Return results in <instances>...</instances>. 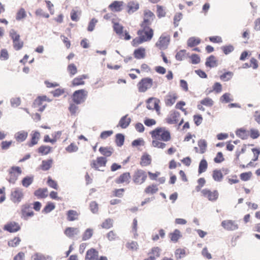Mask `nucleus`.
I'll return each mask as SVG.
<instances>
[{
  "label": "nucleus",
  "instance_id": "f257e3e1",
  "mask_svg": "<svg viewBox=\"0 0 260 260\" xmlns=\"http://www.w3.org/2000/svg\"><path fill=\"white\" fill-rule=\"evenodd\" d=\"M150 134L152 138V146L159 149H165L166 143L172 139L170 131L165 127H156L151 131Z\"/></svg>",
  "mask_w": 260,
  "mask_h": 260
},
{
  "label": "nucleus",
  "instance_id": "f03ea898",
  "mask_svg": "<svg viewBox=\"0 0 260 260\" xmlns=\"http://www.w3.org/2000/svg\"><path fill=\"white\" fill-rule=\"evenodd\" d=\"M8 175L7 178V181L11 184H15L18 176L22 174V170L18 166H13L8 171Z\"/></svg>",
  "mask_w": 260,
  "mask_h": 260
},
{
  "label": "nucleus",
  "instance_id": "7ed1b4c3",
  "mask_svg": "<svg viewBox=\"0 0 260 260\" xmlns=\"http://www.w3.org/2000/svg\"><path fill=\"white\" fill-rule=\"evenodd\" d=\"M147 178V172L142 169H137L134 173L132 179L134 183L141 185L144 183Z\"/></svg>",
  "mask_w": 260,
  "mask_h": 260
},
{
  "label": "nucleus",
  "instance_id": "20e7f679",
  "mask_svg": "<svg viewBox=\"0 0 260 260\" xmlns=\"http://www.w3.org/2000/svg\"><path fill=\"white\" fill-rule=\"evenodd\" d=\"M141 28L137 31L139 36H142L146 42L150 41L154 35L153 29L149 26L140 25Z\"/></svg>",
  "mask_w": 260,
  "mask_h": 260
},
{
  "label": "nucleus",
  "instance_id": "39448f33",
  "mask_svg": "<svg viewBox=\"0 0 260 260\" xmlns=\"http://www.w3.org/2000/svg\"><path fill=\"white\" fill-rule=\"evenodd\" d=\"M87 95V91L84 89H81L74 91L72 96V99L73 102L80 104L84 102Z\"/></svg>",
  "mask_w": 260,
  "mask_h": 260
},
{
  "label": "nucleus",
  "instance_id": "423d86ee",
  "mask_svg": "<svg viewBox=\"0 0 260 260\" xmlns=\"http://www.w3.org/2000/svg\"><path fill=\"white\" fill-rule=\"evenodd\" d=\"M24 193L23 189L20 187H15L13 189L10 194V200L14 203H19L23 200Z\"/></svg>",
  "mask_w": 260,
  "mask_h": 260
},
{
  "label": "nucleus",
  "instance_id": "0eeeda50",
  "mask_svg": "<svg viewBox=\"0 0 260 260\" xmlns=\"http://www.w3.org/2000/svg\"><path fill=\"white\" fill-rule=\"evenodd\" d=\"M153 85L152 79L146 77L142 78L137 84L138 91L140 92H144L151 88Z\"/></svg>",
  "mask_w": 260,
  "mask_h": 260
},
{
  "label": "nucleus",
  "instance_id": "6e6552de",
  "mask_svg": "<svg viewBox=\"0 0 260 260\" xmlns=\"http://www.w3.org/2000/svg\"><path fill=\"white\" fill-rule=\"evenodd\" d=\"M201 196L211 202H215L219 197V192L217 190H210L204 188L201 191Z\"/></svg>",
  "mask_w": 260,
  "mask_h": 260
},
{
  "label": "nucleus",
  "instance_id": "1a4fd4ad",
  "mask_svg": "<svg viewBox=\"0 0 260 260\" xmlns=\"http://www.w3.org/2000/svg\"><path fill=\"white\" fill-rule=\"evenodd\" d=\"M10 36L13 41V45L16 50H19L22 48L24 43L20 40V36L14 29L10 31Z\"/></svg>",
  "mask_w": 260,
  "mask_h": 260
},
{
  "label": "nucleus",
  "instance_id": "9d476101",
  "mask_svg": "<svg viewBox=\"0 0 260 260\" xmlns=\"http://www.w3.org/2000/svg\"><path fill=\"white\" fill-rule=\"evenodd\" d=\"M155 19L154 14L149 10H145L143 12V21L140 25L150 26Z\"/></svg>",
  "mask_w": 260,
  "mask_h": 260
},
{
  "label": "nucleus",
  "instance_id": "9b49d317",
  "mask_svg": "<svg viewBox=\"0 0 260 260\" xmlns=\"http://www.w3.org/2000/svg\"><path fill=\"white\" fill-rule=\"evenodd\" d=\"M180 114L176 111H172L166 118V122L169 124H176L179 122V125H181L183 122V119L179 121Z\"/></svg>",
  "mask_w": 260,
  "mask_h": 260
},
{
  "label": "nucleus",
  "instance_id": "f8f14e48",
  "mask_svg": "<svg viewBox=\"0 0 260 260\" xmlns=\"http://www.w3.org/2000/svg\"><path fill=\"white\" fill-rule=\"evenodd\" d=\"M113 29L115 32L121 39H124L125 40H129L131 37L126 31H123V27L118 23H114Z\"/></svg>",
  "mask_w": 260,
  "mask_h": 260
},
{
  "label": "nucleus",
  "instance_id": "ddd939ff",
  "mask_svg": "<svg viewBox=\"0 0 260 260\" xmlns=\"http://www.w3.org/2000/svg\"><path fill=\"white\" fill-rule=\"evenodd\" d=\"M107 162V159L105 157L99 156L96 159L92 160L90 163L92 168L96 170H100L101 168L105 167Z\"/></svg>",
  "mask_w": 260,
  "mask_h": 260
},
{
  "label": "nucleus",
  "instance_id": "4468645a",
  "mask_svg": "<svg viewBox=\"0 0 260 260\" xmlns=\"http://www.w3.org/2000/svg\"><path fill=\"white\" fill-rule=\"evenodd\" d=\"M170 41V36L164 34L160 36L155 46L160 50H164L168 48Z\"/></svg>",
  "mask_w": 260,
  "mask_h": 260
},
{
  "label": "nucleus",
  "instance_id": "2eb2a0df",
  "mask_svg": "<svg viewBox=\"0 0 260 260\" xmlns=\"http://www.w3.org/2000/svg\"><path fill=\"white\" fill-rule=\"evenodd\" d=\"M147 108L149 110H155L158 114L160 113L159 100L155 98H150L146 102Z\"/></svg>",
  "mask_w": 260,
  "mask_h": 260
},
{
  "label": "nucleus",
  "instance_id": "dca6fc26",
  "mask_svg": "<svg viewBox=\"0 0 260 260\" xmlns=\"http://www.w3.org/2000/svg\"><path fill=\"white\" fill-rule=\"evenodd\" d=\"M178 99V94L174 91L169 92L165 98V103L168 107L173 105Z\"/></svg>",
  "mask_w": 260,
  "mask_h": 260
},
{
  "label": "nucleus",
  "instance_id": "f3484780",
  "mask_svg": "<svg viewBox=\"0 0 260 260\" xmlns=\"http://www.w3.org/2000/svg\"><path fill=\"white\" fill-rule=\"evenodd\" d=\"M21 226L18 222L14 221L8 222L3 227L4 231L10 233H16L19 231Z\"/></svg>",
  "mask_w": 260,
  "mask_h": 260
},
{
  "label": "nucleus",
  "instance_id": "a211bd4d",
  "mask_svg": "<svg viewBox=\"0 0 260 260\" xmlns=\"http://www.w3.org/2000/svg\"><path fill=\"white\" fill-rule=\"evenodd\" d=\"M221 225L224 229L227 231H235L239 228L237 222L233 220H224L221 222Z\"/></svg>",
  "mask_w": 260,
  "mask_h": 260
},
{
  "label": "nucleus",
  "instance_id": "6ab92c4d",
  "mask_svg": "<svg viewBox=\"0 0 260 260\" xmlns=\"http://www.w3.org/2000/svg\"><path fill=\"white\" fill-rule=\"evenodd\" d=\"M46 101H49L46 96H38L34 102V106L39 108V111L42 112L46 106L44 103Z\"/></svg>",
  "mask_w": 260,
  "mask_h": 260
},
{
  "label": "nucleus",
  "instance_id": "aec40b11",
  "mask_svg": "<svg viewBox=\"0 0 260 260\" xmlns=\"http://www.w3.org/2000/svg\"><path fill=\"white\" fill-rule=\"evenodd\" d=\"M22 217L26 219L29 217L34 216V213L31 209L30 205L26 204L21 207Z\"/></svg>",
  "mask_w": 260,
  "mask_h": 260
},
{
  "label": "nucleus",
  "instance_id": "412c9836",
  "mask_svg": "<svg viewBox=\"0 0 260 260\" xmlns=\"http://www.w3.org/2000/svg\"><path fill=\"white\" fill-rule=\"evenodd\" d=\"M88 75L83 74L74 78L71 82V86L76 87L85 84L84 80L88 79Z\"/></svg>",
  "mask_w": 260,
  "mask_h": 260
},
{
  "label": "nucleus",
  "instance_id": "4be33fe9",
  "mask_svg": "<svg viewBox=\"0 0 260 260\" xmlns=\"http://www.w3.org/2000/svg\"><path fill=\"white\" fill-rule=\"evenodd\" d=\"M131 178L130 173L129 172H125L116 178L115 182L117 184H128L129 183Z\"/></svg>",
  "mask_w": 260,
  "mask_h": 260
},
{
  "label": "nucleus",
  "instance_id": "5701e85b",
  "mask_svg": "<svg viewBox=\"0 0 260 260\" xmlns=\"http://www.w3.org/2000/svg\"><path fill=\"white\" fill-rule=\"evenodd\" d=\"M98 251L94 248H91L86 251L85 260H98Z\"/></svg>",
  "mask_w": 260,
  "mask_h": 260
},
{
  "label": "nucleus",
  "instance_id": "b1692460",
  "mask_svg": "<svg viewBox=\"0 0 260 260\" xmlns=\"http://www.w3.org/2000/svg\"><path fill=\"white\" fill-rule=\"evenodd\" d=\"M123 4L122 1H115L109 6V8L113 12H120L122 10Z\"/></svg>",
  "mask_w": 260,
  "mask_h": 260
},
{
  "label": "nucleus",
  "instance_id": "393cba45",
  "mask_svg": "<svg viewBox=\"0 0 260 260\" xmlns=\"http://www.w3.org/2000/svg\"><path fill=\"white\" fill-rule=\"evenodd\" d=\"M151 156L148 153H145L141 157L140 165L143 167H147L151 165Z\"/></svg>",
  "mask_w": 260,
  "mask_h": 260
},
{
  "label": "nucleus",
  "instance_id": "a878e982",
  "mask_svg": "<svg viewBox=\"0 0 260 260\" xmlns=\"http://www.w3.org/2000/svg\"><path fill=\"white\" fill-rule=\"evenodd\" d=\"M131 122V118L128 117V114H126L121 118L117 126H120L122 128H125L129 125Z\"/></svg>",
  "mask_w": 260,
  "mask_h": 260
},
{
  "label": "nucleus",
  "instance_id": "bb28decb",
  "mask_svg": "<svg viewBox=\"0 0 260 260\" xmlns=\"http://www.w3.org/2000/svg\"><path fill=\"white\" fill-rule=\"evenodd\" d=\"M80 213L74 210H70L67 212V219L69 221H73L78 219Z\"/></svg>",
  "mask_w": 260,
  "mask_h": 260
},
{
  "label": "nucleus",
  "instance_id": "cd10ccee",
  "mask_svg": "<svg viewBox=\"0 0 260 260\" xmlns=\"http://www.w3.org/2000/svg\"><path fill=\"white\" fill-rule=\"evenodd\" d=\"M78 233V229L73 227L67 228L64 231V234L70 238H73L75 235H77Z\"/></svg>",
  "mask_w": 260,
  "mask_h": 260
},
{
  "label": "nucleus",
  "instance_id": "c85d7f7f",
  "mask_svg": "<svg viewBox=\"0 0 260 260\" xmlns=\"http://www.w3.org/2000/svg\"><path fill=\"white\" fill-rule=\"evenodd\" d=\"M133 54L136 59H140L144 58L146 56L145 49L143 47L139 48L134 51Z\"/></svg>",
  "mask_w": 260,
  "mask_h": 260
},
{
  "label": "nucleus",
  "instance_id": "c756f323",
  "mask_svg": "<svg viewBox=\"0 0 260 260\" xmlns=\"http://www.w3.org/2000/svg\"><path fill=\"white\" fill-rule=\"evenodd\" d=\"M205 64L207 67L214 68L217 66V60L213 55H211L206 59Z\"/></svg>",
  "mask_w": 260,
  "mask_h": 260
},
{
  "label": "nucleus",
  "instance_id": "7c9ffc66",
  "mask_svg": "<svg viewBox=\"0 0 260 260\" xmlns=\"http://www.w3.org/2000/svg\"><path fill=\"white\" fill-rule=\"evenodd\" d=\"M48 189L46 188H39L38 189L36 190L34 194L35 196L37 197L38 198L40 199H44L47 197L48 194Z\"/></svg>",
  "mask_w": 260,
  "mask_h": 260
},
{
  "label": "nucleus",
  "instance_id": "2f4dec72",
  "mask_svg": "<svg viewBox=\"0 0 260 260\" xmlns=\"http://www.w3.org/2000/svg\"><path fill=\"white\" fill-rule=\"evenodd\" d=\"M79 104H77L74 102L70 103L68 109L72 116H75L78 113L79 107L78 105Z\"/></svg>",
  "mask_w": 260,
  "mask_h": 260
},
{
  "label": "nucleus",
  "instance_id": "473e14b6",
  "mask_svg": "<svg viewBox=\"0 0 260 260\" xmlns=\"http://www.w3.org/2000/svg\"><path fill=\"white\" fill-rule=\"evenodd\" d=\"M27 132L24 131H22L18 132L15 135V138L17 141L19 142H21L25 140V139L27 137Z\"/></svg>",
  "mask_w": 260,
  "mask_h": 260
},
{
  "label": "nucleus",
  "instance_id": "72a5a7b5",
  "mask_svg": "<svg viewBox=\"0 0 260 260\" xmlns=\"http://www.w3.org/2000/svg\"><path fill=\"white\" fill-rule=\"evenodd\" d=\"M99 151L106 158V157H109L112 154L113 150V148L110 147H101L99 148Z\"/></svg>",
  "mask_w": 260,
  "mask_h": 260
},
{
  "label": "nucleus",
  "instance_id": "f704fd0d",
  "mask_svg": "<svg viewBox=\"0 0 260 260\" xmlns=\"http://www.w3.org/2000/svg\"><path fill=\"white\" fill-rule=\"evenodd\" d=\"M127 12L128 13H133L139 8V4L137 2L131 1L127 4Z\"/></svg>",
  "mask_w": 260,
  "mask_h": 260
},
{
  "label": "nucleus",
  "instance_id": "c9c22d12",
  "mask_svg": "<svg viewBox=\"0 0 260 260\" xmlns=\"http://www.w3.org/2000/svg\"><path fill=\"white\" fill-rule=\"evenodd\" d=\"M40 134L38 132H35L31 134V138L30 142L28 143L29 147H32L34 145L37 144L40 139Z\"/></svg>",
  "mask_w": 260,
  "mask_h": 260
},
{
  "label": "nucleus",
  "instance_id": "e433bc0d",
  "mask_svg": "<svg viewBox=\"0 0 260 260\" xmlns=\"http://www.w3.org/2000/svg\"><path fill=\"white\" fill-rule=\"evenodd\" d=\"M198 145L201 154H204L207 151V142L205 139H200L198 141Z\"/></svg>",
  "mask_w": 260,
  "mask_h": 260
},
{
  "label": "nucleus",
  "instance_id": "4c0bfd02",
  "mask_svg": "<svg viewBox=\"0 0 260 260\" xmlns=\"http://www.w3.org/2000/svg\"><path fill=\"white\" fill-rule=\"evenodd\" d=\"M201 43V40L199 38L190 37L187 40V44L188 47H193L197 46Z\"/></svg>",
  "mask_w": 260,
  "mask_h": 260
},
{
  "label": "nucleus",
  "instance_id": "58836bf2",
  "mask_svg": "<svg viewBox=\"0 0 260 260\" xmlns=\"http://www.w3.org/2000/svg\"><path fill=\"white\" fill-rule=\"evenodd\" d=\"M236 134L238 137L243 140L247 139L249 136L248 132L244 128L237 129Z\"/></svg>",
  "mask_w": 260,
  "mask_h": 260
},
{
  "label": "nucleus",
  "instance_id": "ea45409f",
  "mask_svg": "<svg viewBox=\"0 0 260 260\" xmlns=\"http://www.w3.org/2000/svg\"><path fill=\"white\" fill-rule=\"evenodd\" d=\"M158 190L157 186L156 184H151L147 186L145 189V192L146 194H154Z\"/></svg>",
  "mask_w": 260,
  "mask_h": 260
},
{
  "label": "nucleus",
  "instance_id": "a19ab883",
  "mask_svg": "<svg viewBox=\"0 0 260 260\" xmlns=\"http://www.w3.org/2000/svg\"><path fill=\"white\" fill-rule=\"evenodd\" d=\"M181 237L180 232L178 230H175L173 233L170 234L171 240L173 242H177Z\"/></svg>",
  "mask_w": 260,
  "mask_h": 260
},
{
  "label": "nucleus",
  "instance_id": "79ce46f5",
  "mask_svg": "<svg viewBox=\"0 0 260 260\" xmlns=\"http://www.w3.org/2000/svg\"><path fill=\"white\" fill-rule=\"evenodd\" d=\"M52 164V159L44 160L40 165V168L43 171H47L51 167Z\"/></svg>",
  "mask_w": 260,
  "mask_h": 260
},
{
  "label": "nucleus",
  "instance_id": "37998d69",
  "mask_svg": "<svg viewBox=\"0 0 260 260\" xmlns=\"http://www.w3.org/2000/svg\"><path fill=\"white\" fill-rule=\"evenodd\" d=\"M34 181V177L27 176L23 178L21 181L23 187H28Z\"/></svg>",
  "mask_w": 260,
  "mask_h": 260
},
{
  "label": "nucleus",
  "instance_id": "c03bdc74",
  "mask_svg": "<svg viewBox=\"0 0 260 260\" xmlns=\"http://www.w3.org/2000/svg\"><path fill=\"white\" fill-rule=\"evenodd\" d=\"M125 247L129 250L136 251L138 248V244L136 241H131L125 244Z\"/></svg>",
  "mask_w": 260,
  "mask_h": 260
},
{
  "label": "nucleus",
  "instance_id": "a18cd8bd",
  "mask_svg": "<svg viewBox=\"0 0 260 260\" xmlns=\"http://www.w3.org/2000/svg\"><path fill=\"white\" fill-rule=\"evenodd\" d=\"M208 167V164L206 159H202L199 164L198 172L199 174H201L205 172Z\"/></svg>",
  "mask_w": 260,
  "mask_h": 260
},
{
  "label": "nucleus",
  "instance_id": "49530a36",
  "mask_svg": "<svg viewBox=\"0 0 260 260\" xmlns=\"http://www.w3.org/2000/svg\"><path fill=\"white\" fill-rule=\"evenodd\" d=\"M212 177L215 181L219 182L222 179L223 175L220 170H215L213 171Z\"/></svg>",
  "mask_w": 260,
  "mask_h": 260
},
{
  "label": "nucleus",
  "instance_id": "de8ad7c7",
  "mask_svg": "<svg viewBox=\"0 0 260 260\" xmlns=\"http://www.w3.org/2000/svg\"><path fill=\"white\" fill-rule=\"evenodd\" d=\"M51 150V147L49 146L42 145L38 148V152L42 155H47Z\"/></svg>",
  "mask_w": 260,
  "mask_h": 260
},
{
  "label": "nucleus",
  "instance_id": "09e8293b",
  "mask_svg": "<svg viewBox=\"0 0 260 260\" xmlns=\"http://www.w3.org/2000/svg\"><path fill=\"white\" fill-rule=\"evenodd\" d=\"M233 75L234 74L233 72L230 71L226 72L220 76V79L222 81H228L232 78Z\"/></svg>",
  "mask_w": 260,
  "mask_h": 260
},
{
  "label": "nucleus",
  "instance_id": "8fccbe9b",
  "mask_svg": "<svg viewBox=\"0 0 260 260\" xmlns=\"http://www.w3.org/2000/svg\"><path fill=\"white\" fill-rule=\"evenodd\" d=\"M113 220L111 218L105 219L101 224V226L103 229H109L113 226Z\"/></svg>",
  "mask_w": 260,
  "mask_h": 260
},
{
  "label": "nucleus",
  "instance_id": "3c124183",
  "mask_svg": "<svg viewBox=\"0 0 260 260\" xmlns=\"http://www.w3.org/2000/svg\"><path fill=\"white\" fill-rule=\"evenodd\" d=\"M21 242V239L19 237H15L13 239L8 241V245L9 247H15L17 246Z\"/></svg>",
  "mask_w": 260,
  "mask_h": 260
},
{
  "label": "nucleus",
  "instance_id": "603ef678",
  "mask_svg": "<svg viewBox=\"0 0 260 260\" xmlns=\"http://www.w3.org/2000/svg\"><path fill=\"white\" fill-rule=\"evenodd\" d=\"M93 235V230L88 228L85 230L82 235V240L86 241L89 239Z\"/></svg>",
  "mask_w": 260,
  "mask_h": 260
},
{
  "label": "nucleus",
  "instance_id": "864d4df0",
  "mask_svg": "<svg viewBox=\"0 0 260 260\" xmlns=\"http://www.w3.org/2000/svg\"><path fill=\"white\" fill-rule=\"evenodd\" d=\"M124 137L121 134H118L116 135L115 143L117 146L120 147L123 145Z\"/></svg>",
  "mask_w": 260,
  "mask_h": 260
},
{
  "label": "nucleus",
  "instance_id": "5fc2aeb1",
  "mask_svg": "<svg viewBox=\"0 0 260 260\" xmlns=\"http://www.w3.org/2000/svg\"><path fill=\"white\" fill-rule=\"evenodd\" d=\"M67 70L71 76L76 74L78 72L77 67L74 63L69 64L67 67Z\"/></svg>",
  "mask_w": 260,
  "mask_h": 260
},
{
  "label": "nucleus",
  "instance_id": "6e6d98bb",
  "mask_svg": "<svg viewBox=\"0 0 260 260\" xmlns=\"http://www.w3.org/2000/svg\"><path fill=\"white\" fill-rule=\"evenodd\" d=\"M66 150L69 153L77 152L78 150V147L75 143H71L66 148Z\"/></svg>",
  "mask_w": 260,
  "mask_h": 260
},
{
  "label": "nucleus",
  "instance_id": "4d7b16f0",
  "mask_svg": "<svg viewBox=\"0 0 260 260\" xmlns=\"http://www.w3.org/2000/svg\"><path fill=\"white\" fill-rule=\"evenodd\" d=\"M26 11H25L24 9L21 8L18 11V12L16 14V19L17 20H20L22 19H23L25 17H26Z\"/></svg>",
  "mask_w": 260,
  "mask_h": 260
},
{
  "label": "nucleus",
  "instance_id": "13d9d810",
  "mask_svg": "<svg viewBox=\"0 0 260 260\" xmlns=\"http://www.w3.org/2000/svg\"><path fill=\"white\" fill-rule=\"evenodd\" d=\"M200 103L207 107H212L214 104V101L212 99L207 97L201 100Z\"/></svg>",
  "mask_w": 260,
  "mask_h": 260
},
{
  "label": "nucleus",
  "instance_id": "bf43d9fd",
  "mask_svg": "<svg viewBox=\"0 0 260 260\" xmlns=\"http://www.w3.org/2000/svg\"><path fill=\"white\" fill-rule=\"evenodd\" d=\"M145 42L146 41L142 36H139L133 39L132 44L133 46L136 47Z\"/></svg>",
  "mask_w": 260,
  "mask_h": 260
},
{
  "label": "nucleus",
  "instance_id": "052dcab7",
  "mask_svg": "<svg viewBox=\"0 0 260 260\" xmlns=\"http://www.w3.org/2000/svg\"><path fill=\"white\" fill-rule=\"evenodd\" d=\"M252 175V172L249 171L240 174V177L241 180L243 181H247L251 179Z\"/></svg>",
  "mask_w": 260,
  "mask_h": 260
},
{
  "label": "nucleus",
  "instance_id": "680f3d73",
  "mask_svg": "<svg viewBox=\"0 0 260 260\" xmlns=\"http://www.w3.org/2000/svg\"><path fill=\"white\" fill-rule=\"evenodd\" d=\"M156 13L158 18L164 17L166 16V13L164 8L159 5H157Z\"/></svg>",
  "mask_w": 260,
  "mask_h": 260
},
{
  "label": "nucleus",
  "instance_id": "e2e57ef3",
  "mask_svg": "<svg viewBox=\"0 0 260 260\" xmlns=\"http://www.w3.org/2000/svg\"><path fill=\"white\" fill-rule=\"evenodd\" d=\"M198 185L196 187V190L197 191L199 192L202 190V188L206 184V180L204 178H200L198 180Z\"/></svg>",
  "mask_w": 260,
  "mask_h": 260
},
{
  "label": "nucleus",
  "instance_id": "0e129e2a",
  "mask_svg": "<svg viewBox=\"0 0 260 260\" xmlns=\"http://www.w3.org/2000/svg\"><path fill=\"white\" fill-rule=\"evenodd\" d=\"M160 249L158 247H155L151 249V251L149 253V254L152 255L156 259L160 255Z\"/></svg>",
  "mask_w": 260,
  "mask_h": 260
},
{
  "label": "nucleus",
  "instance_id": "69168bd1",
  "mask_svg": "<svg viewBox=\"0 0 260 260\" xmlns=\"http://www.w3.org/2000/svg\"><path fill=\"white\" fill-rule=\"evenodd\" d=\"M89 208L93 214H96L99 211V205L95 201H92L89 204Z\"/></svg>",
  "mask_w": 260,
  "mask_h": 260
},
{
  "label": "nucleus",
  "instance_id": "338daca9",
  "mask_svg": "<svg viewBox=\"0 0 260 260\" xmlns=\"http://www.w3.org/2000/svg\"><path fill=\"white\" fill-rule=\"evenodd\" d=\"M55 206L52 203H48L43 210V212L48 213L54 209Z\"/></svg>",
  "mask_w": 260,
  "mask_h": 260
},
{
  "label": "nucleus",
  "instance_id": "774afa93",
  "mask_svg": "<svg viewBox=\"0 0 260 260\" xmlns=\"http://www.w3.org/2000/svg\"><path fill=\"white\" fill-rule=\"evenodd\" d=\"M107 237L109 241H115L118 238V236L114 231H111L108 233Z\"/></svg>",
  "mask_w": 260,
  "mask_h": 260
}]
</instances>
